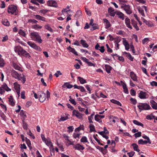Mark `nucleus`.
I'll list each match as a JSON object with an SVG mask.
<instances>
[{
  "mask_svg": "<svg viewBox=\"0 0 157 157\" xmlns=\"http://www.w3.org/2000/svg\"><path fill=\"white\" fill-rule=\"evenodd\" d=\"M78 78L81 84H83L86 83V80L80 77H78Z\"/></svg>",
  "mask_w": 157,
  "mask_h": 157,
  "instance_id": "obj_31",
  "label": "nucleus"
},
{
  "mask_svg": "<svg viewBox=\"0 0 157 157\" xmlns=\"http://www.w3.org/2000/svg\"><path fill=\"white\" fill-rule=\"evenodd\" d=\"M152 114H151V115H148L146 117V119L148 120H151L153 118H154L155 117V116H151Z\"/></svg>",
  "mask_w": 157,
  "mask_h": 157,
  "instance_id": "obj_47",
  "label": "nucleus"
},
{
  "mask_svg": "<svg viewBox=\"0 0 157 157\" xmlns=\"http://www.w3.org/2000/svg\"><path fill=\"white\" fill-rule=\"evenodd\" d=\"M70 51L72 53H73L76 56H78V55L77 52L76 51H75V49L74 48H72L71 49Z\"/></svg>",
  "mask_w": 157,
  "mask_h": 157,
  "instance_id": "obj_54",
  "label": "nucleus"
},
{
  "mask_svg": "<svg viewBox=\"0 0 157 157\" xmlns=\"http://www.w3.org/2000/svg\"><path fill=\"white\" fill-rule=\"evenodd\" d=\"M100 49H99L100 52L101 53H103L105 52L104 47L101 46L100 47Z\"/></svg>",
  "mask_w": 157,
  "mask_h": 157,
  "instance_id": "obj_64",
  "label": "nucleus"
},
{
  "mask_svg": "<svg viewBox=\"0 0 157 157\" xmlns=\"http://www.w3.org/2000/svg\"><path fill=\"white\" fill-rule=\"evenodd\" d=\"M39 95V100L41 102L44 101L46 98L45 94L42 91H40L38 92Z\"/></svg>",
  "mask_w": 157,
  "mask_h": 157,
  "instance_id": "obj_6",
  "label": "nucleus"
},
{
  "mask_svg": "<svg viewBox=\"0 0 157 157\" xmlns=\"http://www.w3.org/2000/svg\"><path fill=\"white\" fill-rule=\"evenodd\" d=\"M9 101L10 102V104L12 106H14L15 105V103L13 101V96L12 95L10 96V97L9 98Z\"/></svg>",
  "mask_w": 157,
  "mask_h": 157,
  "instance_id": "obj_27",
  "label": "nucleus"
},
{
  "mask_svg": "<svg viewBox=\"0 0 157 157\" xmlns=\"http://www.w3.org/2000/svg\"><path fill=\"white\" fill-rule=\"evenodd\" d=\"M125 23L127 27L130 29H132V27L130 25V19L128 17L125 19Z\"/></svg>",
  "mask_w": 157,
  "mask_h": 157,
  "instance_id": "obj_15",
  "label": "nucleus"
},
{
  "mask_svg": "<svg viewBox=\"0 0 157 157\" xmlns=\"http://www.w3.org/2000/svg\"><path fill=\"white\" fill-rule=\"evenodd\" d=\"M14 51L16 52L17 53L18 55L21 56H24L29 58L31 57L29 53L20 46H16L14 49Z\"/></svg>",
  "mask_w": 157,
  "mask_h": 157,
  "instance_id": "obj_1",
  "label": "nucleus"
},
{
  "mask_svg": "<svg viewBox=\"0 0 157 157\" xmlns=\"http://www.w3.org/2000/svg\"><path fill=\"white\" fill-rule=\"evenodd\" d=\"M103 20L104 22L105 23V28L107 29L110 27L111 26V24L109 21L106 19H104Z\"/></svg>",
  "mask_w": 157,
  "mask_h": 157,
  "instance_id": "obj_21",
  "label": "nucleus"
},
{
  "mask_svg": "<svg viewBox=\"0 0 157 157\" xmlns=\"http://www.w3.org/2000/svg\"><path fill=\"white\" fill-rule=\"evenodd\" d=\"M11 75L12 77L15 78L20 80V76L21 74L19 75L16 71L14 70H12L11 71Z\"/></svg>",
  "mask_w": 157,
  "mask_h": 157,
  "instance_id": "obj_7",
  "label": "nucleus"
},
{
  "mask_svg": "<svg viewBox=\"0 0 157 157\" xmlns=\"http://www.w3.org/2000/svg\"><path fill=\"white\" fill-rule=\"evenodd\" d=\"M19 33L20 35H21L24 37H25V36L26 34H25V32L21 30H19Z\"/></svg>",
  "mask_w": 157,
  "mask_h": 157,
  "instance_id": "obj_53",
  "label": "nucleus"
},
{
  "mask_svg": "<svg viewBox=\"0 0 157 157\" xmlns=\"http://www.w3.org/2000/svg\"><path fill=\"white\" fill-rule=\"evenodd\" d=\"M42 27L41 26H40L37 25H35L33 26V28L35 29H41Z\"/></svg>",
  "mask_w": 157,
  "mask_h": 157,
  "instance_id": "obj_48",
  "label": "nucleus"
},
{
  "mask_svg": "<svg viewBox=\"0 0 157 157\" xmlns=\"http://www.w3.org/2000/svg\"><path fill=\"white\" fill-rule=\"evenodd\" d=\"M80 134H76L74 133L73 135V137L74 138L76 139L77 138H79V136L80 135Z\"/></svg>",
  "mask_w": 157,
  "mask_h": 157,
  "instance_id": "obj_60",
  "label": "nucleus"
},
{
  "mask_svg": "<svg viewBox=\"0 0 157 157\" xmlns=\"http://www.w3.org/2000/svg\"><path fill=\"white\" fill-rule=\"evenodd\" d=\"M123 44L125 47L126 50H128L129 49V45L128 42L127 41L125 38H123Z\"/></svg>",
  "mask_w": 157,
  "mask_h": 157,
  "instance_id": "obj_14",
  "label": "nucleus"
},
{
  "mask_svg": "<svg viewBox=\"0 0 157 157\" xmlns=\"http://www.w3.org/2000/svg\"><path fill=\"white\" fill-rule=\"evenodd\" d=\"M28 22L32 23L33 24H36L38 21L35 19H30L29 20Z\"/></svg>",
  "mask_w": 157,
  "mask_h": 157,
  "instance_id": "obj_57",
  "label": "nucleus"
},
{
  "mask_svg": "<svg viewBox=\"0 0 157 157\" xmlns=\"http://www.w3.org/2000/svg\"><path fill=\"white\" fill-rule=\"evenodd\" d=\"M146 93L140 91L139 94V97L141 99H145L146 98Z\"/></svg>",
  "mask_w": 157,
  "mask_h": 157,
  "instance_id": "obj_16",
  "label": "nucleus"
},
{
  "mask_svg": "<svg viewBox=\"0 0 157 157\" xmlns=\"http://www.w3.org/2000/svg\"><path fill=\"white\" fill-rule=\"evenodd\" d=\"M66 87L67 88L70 89L73 87L72 85L70 84L69 82H65L62 86V87Z\"/></svg>",
  "mask_w": 157,
  "mask_h": 157,
  "instance_id": "obj_23",
  "label": "nucleus"
},
{
  "mask_svg": "<svg viewBox=\"0 0 157 157\" xmlns=\"http://www.w3.org/2000/svg\"><path fill=\"white\" fill-rule=\"evenodd\" d=\"M27 44L31 48H33L36 50H41V48L40 47L37 46L34 43H32L30 41L27 42Z\"/></svg>",
  "mask_w": 157,
  "mask_h": 157,
  "instance_id": "obj_8",
  "label": "nucleus"
},
{
  "mask_svg": "<svg viewBox=\"0 0 157 157\" xmlns=\"http://www.w3.org/2000/svg\"><path fill=\"white\" fill-rule=\"evenodd\" d=\"M8 12L9 13L11 14H14L15 15H17L18 11L17 6L13 5L10 6L8 8Z\"/></svg>",
  "mask_w": 157,
  "mask_h": 157,
  "instance_id": "obj_3",
  "label": "nucleus"
},
{
  "mask_svg": "<svg viewBox=\"0 0 157 157\" xmlns=\"http://www.w3.org/2000/svg\"><path fill=\"white\" fill-rule=\"evenodd\" d=\"M98 147H97L98 149L101 152L103 153V154H105L107 152V150L106 149H104L103 147H100L99 146H98Z\"/></svg>",
  "mask_w": 157,
  "mask_h": 157,
  "instance_id": "obj_33",
  "label": "nucleus"
},
{
  "mask_svg": "<svg viewBox=\"0 0 157 157\" xmlns=\"http://www.w3.org/2000/svg\"><path fill=\"white\" fill-rule=\"evenodd\" d=\"M105 70L107 73H109L112 70V67L109 65H105Z\"/></svg>",
  "mask_w": 157,
  "mask_h": 157,
  "instance_id": "obj_24",
  "label": "nucleus"
},
{
  "mask_svg": "<svg viewBox=\"0 0 157 157\" xmlns=\"http://www.w3.org/2000/svg\"><path fill=\"white\" fill-rule=\"evenodd\" d=\"M73 115L76 116L77 117L79 118L82 117V114L79 113L78 111L75 110H74L73 112Z\"/></svg>",
  "mask_w": 157,
  "mask_h": 157,
  "instance_id": "obj_13",
  "label": "nucleus"
},
{
  "mask_svg": "<svg viewBox=\"0 0 157 157\" xmlns=\"http://www.w3.org/2000/svg\"><path fill=\"white\" fill-rule=\"evenodd\" d=\"M13 66L15 69L18 70L20 71H22L21 68L19 66H18L17 64L15 63H13Z\"/></svg>",
  "mask_w": 157,
  "mask_h": 157,
  "instance_id": "obj_36",
  "label": "nucleus"
},
{
  "mask_svg": "<svg viewBox=\"0 0 157 157\" xmlns=\"http://www.w3.org/2000/svg\"><path fill=\"white\" fill-rule=\"evenodd\" d=\"M80 141L82 142L86 143L87 142V139L86 136H84L81 139Z\"/></svg>",
  "mask_w": 157,
  "mask_h": 157,
  "instance_id": "obj_44",
  "label": "nucleus"
},
{
  "mask_svg": "<svg viewBox=\"0 0 157 157\" xmlns=\"http://www.w3.org/2000/svg\"><path fill=\"white\" fill-rule=\"evenodd\" d=\"M150 84L152 86H157V82L155 81H152L150 82Z\"/></svg>",
  "mask_w": 157,
  "mask_h": 157,
  "instance_id": "obj_63",
  "label": "nucleus"
},
{
  "mask_svg": "<svg viewBox=\"0 0 157 157\" xmlns=\"http://www.w3.org/2000/svg\"><path fill=\"white\" fill-rule=\"evenodd\" d=\"M108 12L110 13V15L111 16L114 17L115 14V12H114V9L111 7H110L108 9Z\"/></svg>",
  "mask_w": 157,
  "mask_h": 157,
  "instance_id": "obj_17",
  "label": "nucleus"
},
{
  "mask_svg": "<svg viewBox=\"0 0 157 157\" xmlns=\"http://www.w3.org/2000/svg\"><path fill=\"white\" fill-rule=\"evenodd\" d=\"M132 145L133 147V148L134 151H136L138 152L140 151V150L138 149V146L137 144L135 143L132 144Z\"/></svg>",
  "mask_w": 157,
  "mask_h": 157,
  "instance_id": "obj_26",
  "label": "nucleus"
},
{
  "mask_svg": "<svg viewBox=\"0 0 157 157\" xmlns=\"http://www.w3.org/2000/svg\"><path fill=\"white\" fill-rule=\"evenodd\" d=\"M94 115V113H93L91 115L90 117H88V120H89V121L90 123H93V122L92 121L91 119L93 118V116Z\"/></svg>",
  "mask_w": 157,
  "mask_h": 157,
  "instance_id": "obj_55",
  "label": "nucleus"
},
{
  "mask_svg": "<svg viewBox=\"0 0 157 157\" xmlns=\"http://www.w3.org/2000/svg\"><path fill=\"white\" fill-rule=\"evenodd\" d=\"M66 13L67 15V16L69 17L71 16L73 13L72 11L71 10H67Z\"/></svg>",
  "mask_w": 157,
  "mask_h": 157,
  "instance_id": "obj_43",
  "label": "nucleus"
},
{
  "mask_svg": "<svg viewBox=\"0 0 157 157\" xmlns=\"http://www.w3.org/2000/svg\"><path fill=\"white\" fill-rule=\"evenodd\" d=\"M2 23L4 25L6 26H9L10 25V23L7 19H5L2 21Z\"/></svg>",
  "mask_w": 157,
  "mask_h": 157,
  "instance_id": "obj_37",
  "label": "nucleus"
},
{
  "mask_svg": "<svg viewBox=\"0 0 157 157\" xmlns=\"http://www.w3.org/2000/svg\"><path fill=\"white\" fill-rule=\"evenodd\" d=\"M30 35L31 36V37L34 40L39 43H42V40H41V38L38 33L36 32L31 33Z\"/></svg>",
  "mask_w": 157,
  "mask_h": 157,
  "instance_id": "obj_2",
  "label": "nucleus"
},
{
  "mask_svg": "<svg viewBox=\"0 0 157 157\" xmlns=\"http://www.w3.org/2000/svg\"><path fill=\"white\" fill-rule=\"evenodd\" d=\"M83 130L84 129V126L82 125H80L78 127L76 128L75 130V132H79L81 130Z\"/></svg>",
  "mask_w": 157,
  "mask_h": 157,
  "instance_id": "obj_40",
  "label": "nucleus"
},
{
  "mask_svg": "<svg viewBox=\"0 0 157 157\" xmlns=\"http://www.w3.org/2000/svg\"><path fill=\"white\" fill-rule=\"evenodd\" d=\"M149 40V38H146L142 40V43L143 44H144L145 43H147L148 42V41Z\"/></svg>",
  "mask_w": 157,
  "mask_h": 157,
  "instance_id": "obj_52",
  "label": "nucleus"
},
{
  "mask_svg": "<svg viewBox=\"0 0 157 157\" xmlns=\"http://www.w3.org/2000/svg\"><path fill=\"white\" fill-rule=\"evenodd\" d=\"M139 11L141 15L143 16H145V14L144 13V11L142 9H139Z\"/></svg>",
  "mask_w": 157,
  "mask_h": 157,
  "instance_id": "obj_59",
  "label": "nucleus"
},
{
  "mask_svg": "<svg viewBox=\"0 0 157 157\" xmlns=\"http://www.w3.org/2000/svg\"><path fill=\"white\" fill-rule=\"evenodd\" d=\"M110 101L112 103L116 104L118 105H119L120 106H121L122 105L121 103L118 101H117L116 100H115L114 99H112L110 100Z\"/></svg>",
  "mask_w": 157,
  "mask_h": 157,
  "instance_id": "obj_25",
  "label": "nucleus"
},
{
  "mask_svg": "<svg viewBox=\"0 0 157 157\" xmlns=\"http://www.w3.org/2000/svg\"><path fill=\"white\" fill-rule=\"evenodd\" d=\"M74 147L76 150H78L81 151V150H83L85 148L82 145H81L80 144H77L74 146Z\"/></svg>",
  "mask_w": 157,
  "mask_h": 157,
  "instance_id": "obj_11",
  "label": "nucleus"
},
{
  "mask_svg": "<svg viewBox=\"0 0 157 157\" xmlns=\"http://www.w3.org/2000/svg\"><path fill=\"white\" fill-rule=\"evenodd\" d=\"M44 28L47 29V30L51 32H53V31L51 27L49 26L48 25H46L44 26Z\"/></svg>",
  "mask_w": 157,
  "mask_h": 157,
  "instance_id": "obj_42",
  "label": "nucleus"
},
{
  "mask_svg": "<svg viewBox=\"0 0 157 157\" xmlns=\"http://www.w3.org/2000/svg\"><path fill=\"white\" fill-rule=\"evenodd\" d=\"M130 76L131 78L134 81H137V76L134 72L133 71L131 72L130 73Z\"/></svg>",
  "mask_w": 157,
  "mask_h": 157,
  "instance_id": "obj_10",
  "label": "nucleus"
},
{
  "mask_svg": "<svg viewBox=\"0 0 157 157\" xmlns=\"http://www.w3.org/2000/svg\"><path fill=\"white\" fill-rule=\"evenodd\" d=\"M132 24L133 26L136 29V30L138 31L139 30V28L137 25V23L134 19L131 20Z\"/></svg>",
  "mask_w": 157,
  "mask_h": 157,
  "instance_id": "obj_19",
  "label": "nucleus"
},
{
  "mask_svg": "<svg viewBox=\"0 0 157 157\" xmlns=\"http://www.w3.org/2000/svg\"><path fill=\"white\" fill-rule=\"evenodd\" d=\"M85 11L87 14L89 16H90L91 15V13L90 10H89L88 9L85 8Z\"/></svg>",
  "mask_w": 157,
  "mask_h": 157,
  "instance_id": "obj_51",
  "label": "nucleus"
},
{
  "mask_svg": "<svg viewBox=\"0 0 157 157\" xmlns=\"http://www.w3.org/2000/svg\"><path fill=\"white\" fill-rule=\"evenodd\" d=\"M134 154L135 152L133 151H132L128 153V154L129 157H132L134 155Z\"/></svg>",
  "mask_w": 157,
  "mask_h": 157,
  "instance_id": "obj_61",
  "label": "nucleus"
},
{
  "mask_svg": "<svg viewBox=\"0 0 157 157\" xmlns=\"http://www.w3.org/2000/svg\"><path fill=\"white\" fill-rule=\"evenodd\" d=\"M2 87L7 91H10L11 90V89H10L8 87L6 83L4 84L2 86Z\"/></svg>",
  "mask_w": 157,
  "mask_h": 157,
  "instance_id": "obj_32",
  "label": "nucleus"
},
{
  "mask_svg": "<svg viewBox=\"0 0 157 157\" xmlns=\"http://www.w3.org/2000/svg\"><path fill=\"white\" fill-rule=\"evenodd\" d=\"M25 139L26 144H27L28 146L29 147L30 149H32V147L31 146V144L30 141L29 139H28L27 137L25 138Z\"/></svg>",
  "mask_w": 157,
  "mask_h": 157,
  "instance_id": "obj_28",
  "label": "nucleus"
},
{
  "mask_svg": "<svg viewBox=\"0 0 157 157\" xmlns=\"http://www.w3.org/2000/svg\"><path fill=\"white\" fill-rule=\"evenodd\" d=\"M106 46L107 49V52H113L112 50L109 48L108 44H106Z\"/></svg>",
  "mask_w": 157,
  "mask_h": 157,
  "instance_id": "obj_56",
  "label": "nucleus"
},
{
  "mask_svg": "<svg viewBox=\"0 0 157 157\" xmlns=\"http://www.w3.org/2000/svg\"><path fill=\"white\" fill-rule=\"evenodd\" d=\"M143 21L144 23H145L146 25L149 27H152L153 26V24H150L149 21H147L144 18H143Z\"/></svg>",
  "mask_w": 157,
  "mask_h": 157,
  "instance_id": "obj_35",
  "label": "nucleus"
},
{
  "mask_svg": "<svg viewBox=\"0 0 157 157\" xmlns=\"http://www.w3.org/2000/svg\"><path fill=\"white\" fill-rule=\"evenodd\" d=\"M137 106V107L140 110V112L143 110H149L151 109L150 106L146 103H141Z\"/></svg>",
  "mask_w": 157,
  "mask_h": 157,
  "instance_id": "obj_4",
  "label": "nucleus"
},
{
  "mask_svg": "<svg viewBox=\"0 0 157 157\" xmlns=\"http://www.w3.org/2000/svg\"><path fill=\"white\" fill-rule=\"evenodd\" d=\"M89 128H90V132L94 131L96 132L95 130V127L94 125L93 124H90L89 126Z\"/></svg>",
  "mask_w": 157,
  "mask_h": 157,
  "instance_id": "obj_38",
  "label": "nucleus"
},
{
  "mask_svg": "<svg viewBox=\"0 0 157 157\" xmlns=\"http://www.w3.org/2000/svg\"><path fill=\"white\" fill-rule=\"evenodd\" d=\"M82 14L81 11L78 10L77 11L75 15L77 16L78 17H80L81 15Z\"/></svg>",
  "mask_w": 157,
  "mask_h": 157,
  "instance_id": "obj_62",
  "label": "nucleus"
},
{
  "mask_svg": "<svg viewBox=\"0 0 157 157\" xmlns=\"http://www.w3.org/2000/svg\"><path fill=\"white\" fill-rule=\"evenodd\" d=\"M131 103L133 105H136L137 102V101L135 99L133 98H131L130 99Z\"/></svg>",
  "mask_w": 157,
  "mask_h": 157,
  "instance_id": "obj_50",
  "label": "nucleus"
},
{
  "mask_svg": "<svg viewBox=\"0 0 157 157\" xmlns=\"http://www.w3.org/2000/svg\"><path fill=\"white\" fill-rule=\"evenodd\" d=\"M48 6H53L55 7H57L58 6L56 2L54 0H49L48 2Z\"/></svg>",
  "mask_w": 157,
  "mask_h": 157,
  "instance_id": "obj_9",
  "label": "nucleus"
},
{
  "mask_svg": "<svg viewBox=\"0 0 157 157\" xmlns=\"http://www.w3.org/2000/svg\"><path fill=\"white\" fill-rule=\"evenodd\" d=\"M115 13L118 16V17L120 18L122 20L124 19V14L121 12L117 11L115 12Z\"/></svg>",
  "mask_w": 157,
  "mask_h": 157,
  "instance_id": "obj_12",
  "label": "nucleus"
},
{
  "mask_svg": "<svg viewBox=\"0 0 157 157\" xmlns=\"http://www.w3.org/2000/svg\"><path fill=\"white\" fill-rule=\"evenodd\" d=\"M44 142L48 146H50V147L51 148L53 147V145L50 140H48L47 139V140H46L45 141H44Z\"/></svg>",
  "mask_w": 157,
  "mask_h": 157,
  "instance_id": "obj_30",
  "label": "nucleus"
},
{
  "mask_svg": "<svg viewBox=\"0 0 157 157\" xmlns=\"http://www.w3.org/2000/svg\"><path fill=\"white\" fill-rule=\"evenodd\" d=\"M94 119L95 120L97 121H99V122H101V121H99L101 119L100 117H99L98 114H97L95 116Z\"/></svg>",
  "mask_w": 157,
  "mask_h": 157,
  "instance_id": "obj_46",
  "label": "nucleus"
},
{
  "mask_svg": "<svg viewBox=\"0 0 157 157\" xmlns=\"http://www.w3.org/2000/svg\"><path fill=\"white\" fill-rule=\"evenodd\" d=\"M80 43L83 47L87 48L89 46V45L87 44L86 41L84 40H81L80 41Z\"/></svg>",
  "mask_w": 157,
  "mask_h": 157,
  "instance_id": "obj_20",
  "label": "nucleus"
},
{
  "mask_svg": "<svg viewBox=\"0 0 157 157\" xmlns=\"http://www.w3.org/2000/svg\"><path fill=\"white\" fill-rule=\"evenodd\" d=\"M138 143L139 144H146L147 143H148L150 144H151V142L150 141H146L144 140V141L142 139H140L138 141Z\"/></svg>",
  "mask_w": 157,
  "mask_h": 157,
  "instance_id": "obj_18",
  "label": "nucleus"
},
{
  "mask_svg": "<svg viewBox=\"0 0 157 157\" xmlns=\"http://www.w3.org/2000/svg\"><path fill=\"white\" fill-rule=\"evenodd\" d=\"M25 120V118H24V119L22 120V123L23 125V128L25 129H27L28 128V125L27 123L25 122L24 121Z\"/></svg>",
  "mask_w": 157,
  "mask_h": 157,
  "instance_id": "obj_41",
  "label": "nucleus"
},
{
  "mask_svg": "<svg viewBox=\"0 0 157 157\" xmlns=\"http://www.w3.org/2000/svg\"><path fill=\"white\" fill-rule=\"evenodd\" d=\"M141 132H139L136 133H135L134 134V135L136 138H137L138 137H140V136H141Z\"/></svg>",
  "mask_w": 157,
  "mask_h": 157,
  "instance_id": "obj_49",
  "label": "nucleus"
},
{
  "mask_svg": "<svg viewBox=\"0 0 157 157\" xmlns=\"http://www.w3.org/2000/svg\"><path fill=\"white\" fill-rule=\"evenodd\" d=\"M133 122L135 124H136L137 125L141 126L142 127H143L144 124L142 123L139 122L136 120H134L133 121Z\"/></svg>",
  "mask_w": 157,
  "mask_h": 157,
  "instance_id": "obj_34",
  "label": "nucleus"
},
{
  "mask_svg": "<svg viewBox=\"0 0 157 157\" xmlns=\"http://www.w3.org/2000/svg\"><path fill=\"white\" fill-rule=\"evenodd\" d=\"M34 16H35V18H36V19L41 20L42 21H45L44 20L45 18L43 17H42L40 15H36Z\"/></svg>",
  "mask_w": 157,
  "mask_h": 157,
  "instance_id": "obj_29",
  "label": "nucleus"
},
{
  "mask_svg": "<svg viewBox=\"0 0 157 157\" xmlns=\"http://www.w3.org/2000/svg\"><path fill=\"white\" fill-rule=\"evenodd\" d=\"M130 94L132 96H135L136 95V93L135 90L132 89H131L130 91Z\"/></svg>",
  "mask_w": 157,
  "mask_h": 157,
  "instance_id": "obj_58",
  "label": "nucleus"
},
{
  "mask_svg": "<svg viewBox=\"0 0 157 157\" xmlns=\"http://www.w3.org/2000/svg\"><path fill=\"white\" fill-rule=\"evenodd\" d=\"M5 64V63L3 59L0 58V67H3Z\"/></svg>",
  "mask_w": 157,
  "mask_h": 157,
  "instance_id": "obj_39",
  "label": "nucleus"
},
{
  "mask_svg": "<svg viewBox=\"0 0 157 157\" xmlns=\"http://www.w3.org/2000/svg\"><path fill=\"white\" fill-rule=\"evenodd\" d=\"M150 103H151V106L153 109H157V103L153 100L151 101Z\"/></svg>",
  "mask_w": 157,
  "mask_h": 157,
  "instance_id": "obj_22",
  "label": "nucleus"
},
{
  "mask_svg": "<svg viewBox=\"0 0 157 157\" xmlns=\"http://www.w3.org/2000/svg\"><path fill=\"white\" fill-rule=\"evenodd\" d=\"M122 9H123L128 14H130L132 13L130 6L128 5L123 4L121 6Z\"/></svg>",
  "mask_w": 157,
  "mask_h": 157,
  "instance_id": "obj_5",
  "label": "nucleus"
},
{
  "mask_svg": "<svg viewBox=\"0 0 157 157\" xmlns=\"http://www.w3.org/2000/svg\"><path fill=\"white\" fill-rule=\"evenodd\" d=\"M92 28H93V30H95L98 29V25L97 24L94 23L92 26Z\"/></svg>",
  "mask_w": 157,
  "mask_h": 157,
  "instance_id": "obj_45",
  "label": "nucleus"
}]
</instances>
